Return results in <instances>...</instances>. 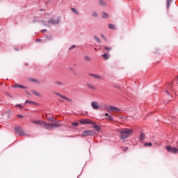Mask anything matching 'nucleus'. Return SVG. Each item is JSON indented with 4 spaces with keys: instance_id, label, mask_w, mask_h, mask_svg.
<instances>
[{
    "instance_id": "obj_20",
    "label": "nucleus",
    "mask_w": 178,
    "mask_h": 178,
    "mask_svg": "<svg viewBox=\"0 0 178 178\" xmlns=\"http://www.w3.org/2000/svg\"><path fill=\"white\" fill-rule=\"evenodd\" d=\"M104 49H106L107 52H111L112 51V47H104Z\"/></svg>"
},
{
    "instance_id": "obj_22",
    "label": "nucleus",
    "mask_w": 178,
    "mask_h": 178,
    "mask_svg": "<svg viewBox=\"0 0 178 178\" xmlns=\"http://www.w3.org/2000/svg\"><path fill=\"white\" fill-rule=\"evenodd\" d=\"M71 10L75 13V15H78L79 11H77V10L76 8H71Z\"/></svg>"
},
{
    "instance_id": "obj_36",
    "label": "nucleus",
    "mask_w": 178,
    "mask_h": 178,
    "mask_svg": "<svg viewBox=\"0 0 178 178\" xmlns=\"http://www.w3.org/2000/svg\"><path fill=\"white\" fill-rule=\"evenodd\" d=\"M16 106H19V108H21V109H22L23 106H22V104H18Z\"/></svg>"
},
{
    "instance_id": "obj_7",
    "label": "nucleus",
    "mask_w": 178,
    "mask_h": 178,
    "mask_svg": "<svg viewBox=\"0 0 178 178\" xmlns=\"http://www.w3.org/2000/svg\"><path fill=\"white\" fill-rule=\"evenodd\" d=\"M15 131L19 136H24V131H23V128L17 127L15 128Z\"/></svg>"
},
{
    "instance_id": "obj_29",
    "label": "nucleus",
    "mask_w": 178,
    "mask_h": 178,
    "mask_svg": "<svg viewBox=\"0 0 178 178\" xmlns=\"http://www.w3.org/2000/svg\"><path fill=\"white\" fill-rule=\"evenodd\" d=\"M25 104H34V102H32V101L26 100V101L25 102Z\"/></svg>"
},
{
    "instance_id": "obj_31",
    "label": "nucleus",
    "mask_w": 178,
    "mask_h": 178,
    "mask_svg": "<svg viewBox=\"0 0 178 178\" xmlns=\"http://www.w3.org/2000/svg\"><path fill=\"white\" fill-rule=\"evenodd\" d=\"M107 119H108L109 120H113V117L108 115V117L107 118Z\"/></svg>"
},
{
    "instance_id": "obj_32",
    "label": "nucleus",
    "mask_w": 178,
    "mask_h": 178,
    "mask_svg": "<svg viewBox=\"0 0 178 178\" xmlns=\"http://www.w3.org/2000/svg\"><path fill=\"white\" fill-rule=\"evenodd\" d=\"M144 145H148L149 147H151L152 145V143H145Z\"/></svg>"
},
{
    "instance_id": "obj_18",
    "label": "nucleus",
    "mask_w": 178,
    "mask_h": 178,
    "mask_svg": "<svg viewBox=\"0 0 178 178\" xmlns=\"http://www.w3.org/2000/svg\"><path fill=\"white\" fill-rule=\"evenodd\" d=\"M145 139V134L141 133L140 135V140H143Z\"/></svg>"
},
{
    "instance_id": "obj_17",
    "label": "nucleus",
    "mask_w": 178,
    "mask_h": 178,
    "mask_svg": "<svg viewBox=\"0 0 178 178\" xmlns=\"http://www.w3.org/2000/svg\"><path fill=\"white\" fill-rule=\"evenodd\" d=\"M102 17H103L104 19H108V17H109V15H108L106 13L103 12V13H102Z\"/></svg>"
},
{
    "instance_id": "obj_15",
    "label": "nucleus",
    "mask_w": 178,
    "mask_h": 178,
    "mask_svg": "<svg viewBox=\"0 0 178 178\" xmlns=\"http://www.w3.org/2000/svg\"><path fill=\"white\" fill-rule=\"evenodd\" d=\"M32 93L33 95H35L36 97H41V94L38 93V92L35 90H32Z\"/></svg>"
},
{
    "instance_id": "obj_1",
    "label": "nucleus",
    "mask_w": 178,
    "mask_h": 178,
    "mask_svg": "<svg viewBox=\"0 0 178 178\" xmlns=\"http://www.w3.org/2000/svg\"><path fill=\"white\" fill-rule=\"evenodd\" d=\"M31 123H34V124H37L38 126H43L44 129L47 130H51V129H56L60 127V124H59L58 122L55 121L54 123L49 124L48 122H45L42 120H31Z\"/></svg>"
},
{
    "instance_id": "obj_45",
    "label": "nucleus",
    "mask_w": 178,
    "mask_h": 178,
    "mask_svg": "<svg viewBox=\"0 0 178 178\" xmlns=\"http://www.w3.org/2000/svg\"><path fill=\"white\" fill-rule=\"evenodd\" d=\"M165 92H166L167 94H169V91H168V90H166Z\"/></svg>"
},
{
    "instance_id": "obj_19",
    "label": "nucleus",
    "mask_w": 178,
    "mask_h": 178,
    "mask_svg": "<svg viewBox=\"0 0 178 178\" xmlns=\"http://www.w3.org/2000/svg\"><path fill=\"white\" fill-rule=\"evenodd\" d=\"M85 60H87L88 62H91V58H90L88 56H84Z\"/></svg>"
},
{
    "instance_id": "obj_26",
    "label": "nucleus",
    "mask_w": 178,
    "mask_h": 178,
    "mask_svg": "<svg viewBox=\"0 0 178 178\" xmlns=\"http://www.w3.org/2000/svg\"><path fill=\"white\" fill-rule=\"evenodd\" d=\"M55 84H56V86H62V82L61 81H56L55 82Z\"/></svg>"
},
{
    "instance_id": "obj_39",
    "label": "nucleus",
    "mask_w": 178,
    "mask_h": 178,
    "mask_svg": "<svg viewBox=\"0 0 178 178\" xmlns=\"http://www.w3.org/2000/svg\"><path fill=\"white\" fill-rule=\"evenodd\" d=\"M7 115H8V118H10V112L7 113Z\"/></svg>"
},
{
    "instance_id": "obj_38",
    "label": "nucleus",
    "mask_w": 178,
    "mask_h": 178,
    "mask_svg": "<svg viewBox=\"0 0 178 178\" xmlns=\"http://www.w3.org/2000/svg\"><path fill=\"white\" fill-rule=\"evenodd\" d=\"M47 30L46 29H43L41 31L42 33H46Z\"/></svg>"
},
{
    "instance_id": "obj_28",
    "label": "nucleus",
    "mask_w": 178,
    "mask_h": 178,
    "mask_svg": "<svg viewBox=\"0 0 178 178\" xmlns=\"http://www.w3.org/2000/svg\"><path fill=\"white\" fill-rule=\"evenodd\" d=\"M18 88H27V87H26V86H23V85H19L18 86Z\"/></svg>"
},
{
    "instance_id": "obj_12",
    "label": "nucleus",
    "mask_w": 178,
    "mask_h": 178,
    "mask_svg": "<svg viewBox=\"0 0 178 178\" xmlns=\"http://www.w3.org/2000/svg\"><path fill=\"white\" fill-rule=\"evenodd\" d=\"M86 87L90 88V90H97V87L92 86L91 83H86Z\"/></svg>"
},
{
    "instance_id": "obj_2",
    "label": "nucleus",
    "mask_w": 178,
    "mask_h": 178,
    "mask_svg": "<svg viewBox=\"0 0 178 178\" xmlns=\"http://www.w3.org/2000/svg\"><path fill=\"white\" fill-rule=\"evenodd\" d=\"M115 131L120 134L121 140H126V138H129L130 136V134L133 133L132 129H129L127 128H124L121 129H116Z\"/></svg>"
},
{
    "instance_id": "obj_8",
    "label": "nucleus",
    "mask_w": 178,
    "mask_h": 178,
    "mask_svg": "<svg viewBox=\"0 0 178 178\" xmlns=\"http://www.w3.org/2000/svg\"><path fill=\"white\" fill-rule=\"evenodd\" d=\"M60 22V19L59 18H58L57 19H50L48 21V23H49L50 24H58Z\"/></svg>"
},
{
    "instance_id": "obj_43",
    "label": "nucleus",
    "mask_w": 178,
    "mask_h": 178,
    "mask_svg": "<svg viewBox=\"0 0 178 178\" xmlns=\"http://www.w3.org/2000/svg\"><path fill=\"white\" fill-rule=\"evenodd\" d=\"M105 116H108V117L109 115H108V113H106V114H105Z\"/></svg>"
},
{
    "instance_id": "obj_23",
    "label": "nucleus",
    "mask_w": 178,
    "mask_h": 178,
    "mask_svg": "<svg viewBox=\"0 0 178 178\" xmlns=\"http://www.w3.org/2000/svg\"><path fill=\"white\" fill-rule=\"evenodd\" d=\"M99 5H101L102 6H105V1L99 0Z\"/></svg>"
},
{
    "instance_id": "obj_34",
    "label": "nucleus",
    "mask_w": 178,
    "mask_h": 178,
    "mask_svg": "<svg viewBox=\"0 0 178 178\" xmlns=\"http://www.w3.org/2000/svg\"><path fill=\"white\" fill-rule=\"evenodd\" d=\"M47 120L49 122H54V118H47Z\"/></svg>"
},
{
    "instance_id": "obj_10",
    "label": "nucleus",
    "mask_w": 178,
    "mask_h": 178,
    "mask_svg": "<svg viewBox=\"0 0 178 178\" xmlns=\"http://www.w3.org/2000/svg\"><path fill=\"white\" fill-rule=\"evenodd\" d=\"M88 76H91L92 77H94V79H97V80H102V76L97 74L90 73L88 74Z\"/></svg>"
},
{
    "instance_id": "obj_42",
    "label": "nucleus",
    "mask_w": 178,
    "mask_h": 178,
    "mask_svg": "<svg viewBox=\"0 0 178 178\" xmlns=\"http://www.w3.org/2000/svg\"><path fill=\"white\" fill-rule=\"evenodd\" d=\"M26 94H27L28 95H31V94H30L29 92H26Z\"/></svg>"
},
{
    "instance_id": "obj_47",
    "label": "nucleus",
    "mask_w": 178,
    "mask_h": 178,
    "mask_svg": "<svg viewBox=\"0 0 178 178\" xmlns=\"http://www.w3.org/2000/svg\"><path fill=\"white\" fill-rule=\"evenodd\" d=\"M29 64L28 63H26V66H27Z\"/></svg>"
},
{
    "instance_id": "obj_4",
    "label": "nucleus",
    "mask_w": 178,
    "mask_h": 178,
    "mask_svg": "<svg viewBox=\"0 0 178 178\" xmlns=\"http://www.w3.org/2000/svg\"><path fill=\"white\" fill-rule=\"evenodd\" d=\"M166 149L168 152H171L172 154H178L177 147H172L170 146H166Z\"/></svg>"
},
{
    "instance_id": "obj_44",
    "label": "nucleus",
    "mask_w": 178,
    "mask_h": 178,
    "mask_svg": "<svg viewBox=\"0 0 178 178\" xmlns=\"http://www.w3.org/2000/svg\"><path fill=\"white\" fill-rule=\"evenodd\" d=\"M36 41H38V42H40V41H41V40H40V39H38V40H36Z\"/></svg>"
},
{
    "instance_id": "obj_30",
    "label": "nucleus",
    "mask_w": 178,
    "mask_h": 178,
    "mask_svg": "<svg viewBox=\"0 0 178 178\" xmlns=\"http://www.w3.org/2000/svg\"><path fill=\"white\" fill-rule=\"evenodd\" d=\"M72 124L76 127L79 126V122H73Z\"/></svg>"
},
{
    "instance_id": "obj_35",
    "label": "nucleus",
    "mask_w": 178,
    "mask_h": 178,
    "mask_svg": "<svg viewBox=\"0 0 178 178\" xmlns=\"http://www.w3.org/2000/svg\"><path fill=\"white\" fill-rule=\"evenodd\" d=\"M123 151H124L125 152H127V149H129V147H122Z\"/></svg>"
},
{
    "instance_id": "obj_11",
    "label": "nucleus",
    "mask_w": 178,
    "mask_h": 178,
    "mask_svg": "<svg viewBox=\"0 0 178 178\" xmlns=\"http://www.w3.org/2000/svg\"><path fill=\"white\" fill-rule=\"evenodd\" d=\"M110 109H111L113 112H115V113H118L120 112V109H119L118 108L115 107V106H110Z\"/></svg>"
},
{
    "instance_id": "obj_16",
    "label": "nucleus",
    "mask_w": 178,
    "mask_h": 178,
    "mask_svg": "<svg viewBox=\"0 0 178 178\" xmlns=\"http://www.w3.org/2000/svg\"><path fill=\"white\" fill-rule=\"evenodd\" d=\"M93 124H94L93 128L95 129V131H99V129H100L99 126L95 124V123Z\"/></svg>"
},
{
    "instance_id": "obj_6",
    "label": "nucleus",
    "mask_w": 178,
    "mask_h": 178,
    "mask_svg": "<svg viewBox=\"0 0 178 178\" xmlns=\"http://www.w3.org/2000/svg\"><path fill=\"white\" fill-rule=\"evenodd\" d=\"M79 123H81V124H95V123L92 121H90L88 119L80 120Z\"/></svg>"
},
{
    "instance_id": "obj_24",
    "label": "nucleus",
    "mask_w": 178,
    "mask_h": 178,
    "mask_svg": "<svg viewBox=\"0 0 178 178\" xmlns=\"http://www.w3.org/2000/svg\"><path fill=\"white\" fill-rule=\"evenodd\" d=\"M94 38H95V41H97V42L101 43V40H99L98 38V37L94 36Z\"/></svg>"
},
{
    "instance_id": "obj_40",
    "label": "nucleus",
    "mask_w": 178,
    "mask_h": 178,
    "mask_svg": "<svg viewBox=\"0 0 178 178\" xmlns=\"http://www.w3.org/2000/svg\"><path fill=\"white\" fill-rule=\"evenodd\" d=\"M17 118H23V115H18Z\"/></svg>"
},
{
    "instance_id": "obj_27",
    "label": "nucleus",
    "mask_w": 178,
    "mask_h": 178,
    "mask_svg": "<svg viewBox=\"0 0 178 178\" xmlns=\"http://www.w3.org/2000/svg\"><path fill=\"white\" fill-rule=\"evenodd\" d=\"M92 15L93 16V17H97V16H98V14L97 13V12H93L92 13Z\"/></svg>"
},
{
    "instance_id": "obj_21",
    "label": "nucleus",
    "mask_w": 178,
    "mask_h": 178,
    "mask_svg": "<svg viewBox=\"0 0 178 178\" xmlns=\"http://www.w3.org/2000/svg\"><path fill=\"white\" fill-rule=\"evenodd\" d=\"M170 2H172V0H167V9H169L170 6Z\"/></svg>"
},
{
    "instance_id": "obj_5",
    "label": "nucleus",
    "mask_w": 178,
    "mask_h": 178,
    "mask_svg": "<svg viewBox=\"0 0 178 178\" xmlns=\"http://www.w3.org/2000/svg\"><path fill=\"white\" fill-rule=\"evenodd\" d=\"M54 94L55 95L60 97V98H63V99H66V101H69L70 102H73V101H72V99L67 98L66 96H65L63 95H60V93H59L58 92H54Z\"/></svg>"
},
{
    "instance_id": "obj_41",
    "label": "nucleus",
    "mask_w": 178,
    "mask_h": 178,
    "mask_svg": "<svg viewBox=\"0 0 178 178\" xmlns=\"http://www.w3.org/2000/svg\"><path fill=\"white\" fill-rule=\"evenodd\" d=\"M102 38H104V40H105V36H104V35H102Z\"/></svg>"
},
{
    "instance_id": "obj_46",
    "label": "nucleus",
    "mask_w": 178,
    "mask_h": 178,
    "mask_svg": "<svg viewBox=\"0 0 178 178\" xmlns=\"http://www.w3.org/2000/svg\"><path fill=\"white\" fill-rule=\"evenodd\" d=\"M95 51H97V48H95Z\"/></svg>"
},
{
    "instance_id": "obj_37",
    "label": "nucleus",
    "mask_w": 178,
    "mask_h": 178,
    "mask_svg": "<svg viewBox=\"0 0 178 178\" xmlns=\"http://www.w3.org/2000/svg\"><path fill=\"white\" fill-rule=\"evenodd\" d=\"M76 47V45H72L70 48V49H73V48H75Z\"/></svg>"
},
{
    "instance_id": "obj_25",
    "label": "nucleus",
    "mask_w": 178,
    "mask_h": 178,
    "mask_svg": "<svg viewBox=\"0 0 178 178\" xmlns=\"http://www.w3.org/2000/svg\"><path fill=\"white\" fill-rule=\"evenodd\" d=\"M30 81H33V83H38V80L34 79L33 78L29 79Z\"/></svg>"
},
{
    "instance_id": "obj_3",
    "label": "nucleus",
    "mask_w": 178,
    "mask_h": 178,
    "mask_svg": "<svg viewBox=\"0 0 178 178\" xmlns=\"http://www.w3.org/2000/svg\"><path fill=\"white\" fill-rule=\"evenodd\" d=\"M97 133L94 130L85 131L81 135V137H87V136H95Z\"/></svg>"
},
{
    "instance_id": "obj_9",
    "label": "nucleus",
    "mask_w": 178,
    "mask_h": 178,
    "mask_svg": "<svg viewBox=\"0 0 178 178\" xmlns=\"http://www.w3.org/2000/svg\"><path fill=\"white\" fill-rule=\"evenodd\" d=\"M91 106H92V108H93V109H95V111L99 109V106L98 105V102H92L91 103Z\"/></svg>"
},
{
    "instance_id": "obj_33",
    "label": "nucleus",
    "mask_w": 178,
    "mask_h": 178,
    "mask_svg": "<svg viewBox=\"0 0 178 178\" xmlns=\"http://www.w3.org/2000/svg\"><path fill=\"white\" fill-rule=\"evenodd\" d=\"M17 87L19 88V84H15L13 86V88H17Z\"/></svg>"
},
{
    "instance_id": "obj_14",
    "label": "nucleus",
    "mask_w": 178,
    "mask_h": 178,
    "mask_svg": "<svg viewBox=\"0 0 178 178\" xmlns=\"http://www.w3.org/2000/svg\"><path fill=\"white\" fill-rule=\"evenodd\" d=\"M104 59H106V60H108L109 59V54L107 53H105L104 54L102 55Z\"/></svg>"
},
{
    "instance_id": "obj_13",
    "label": "nucleus",
    "mask_w": 178,
    "mask_h": 178,
    "mask_svg": "<svg viewBox=\"0 0 178 178\" xmlns=\"http://www.w3.org/2000/svg\"><path fill=\"white\" fill-rule=\"evenodd\" d=\"M108 29L111 30H116V26L115 24H109Z\"/></svg>"
}]
</instances>
